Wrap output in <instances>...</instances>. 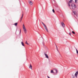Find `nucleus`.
Segmentation results:
<instances>
[{
    "instance_id": "9d476101",
    "label": "nucleus",
    "mask_w": 78,
    "mask_h": 78,
    "mask_svg": "<svg viewBox=\"0 0 78 78\" xmlns=\"http://www.w3.org/2000/svg\"><path fill=\"white\" fill-rule=\"evenodd\" d=\"M73 12L74 13V15H76V12L73 11Z\"/></svg>"
},
{
    "instance_id": "b1692460",
    "label": "nucleus",
    "mask_w": 78,
    "mask_h": 78,
    "mask_svg": "<svg viewBox=\"0 0 78 78\" xmlns=\"http://www.w3.org/2000/svg\"><path fill=\"white\" fill-rule=\"evenodd\" d=\"M69 34L70 36H71V33H69Z\"/></svg>"
},
{
    "instance_id": "a878e982",
    "label": "nucleus",
    "mask_w": 78,
    "mask_h": 78,
    "mask_svg": "<svg viewBox=\"0 0 78 78\" xmlns=\"http://www.w3.org/2000/svg\"><path fill=\"white\" fill-rule=\"evenodd\" d=\"M41 23H42L43 25V24H44V23L42 22Z\"/></svg>"
},
{
    "instance_id": "39448f33",
    "label": "nucleus",
    "mask_w": 78,
    "mask_h": 78,
    "mask_svg": "<svg viewBox=\"0 0 78 78\" xmlns=\"http://www.w3.org/2000/svg\"><path fill=\"white\" fill-rule=\"evenodd\" d=\"M61 24H62V27H63V28L65 27V25L64 24V23H63L62 22Z\"/></svg>"
},
{
    "instance_id": "f257e3e1",
    "label": "nucleus",
    "mask_w": 78,
    "mask_h": 78,
    "mask_svg": "<svg viewBox=\"0 0 78 78\" xmlns=\"http://www.w3.org/2000/svg\"><path fill=\"white\" fill-rule=\"evenodd\" d=\"M71 6L72 7V9H75L76 8V5H75L74 3H72L71 4Z\"/></svg>"
},
{
    "instance_id": "2eb2a0df",
    "label": "nucleus",
    "mask_w": 78,
    "mask_h": 78,
    "mask_svg": "<svg viewBox=\"0 0 78 78\" xmlns=\"http://www.w3.org/2000/svg\"><path fill=\"white\" fill-rule=\"evenodd\" d=\"M26 44H27V45H28V42H27V41H26Z\"/></svg>"
},
{
    "instance_id": "f8f14e48",
    "label": "nucleus",
    "mask_w": 78,
    "mask_h": 78,
    "mask_svg": "<svg viewBox=\"0 0 78 78\" xmlns=\"http://www.w3.org/2000/svg\"><path fill=\"white\" fill-rule=\"evenodd\" d=\"M14 25H15V26H17V23H16L14 24Z\"/></svg>"
},
{
    "instance_id": "9b49d317",
    "label": "nucleus",
    "mask_w": 78,
    "mask_h": 78,
    "mask_svg": "<svg viewBox=\"0 0 78 78\" xmlns=\"http://www.w3.org/2000/svg\"><path fill=\"white\" fill-rule=\"evenodd\" d=\"M51 73H54V72H53V70H51Z\"/></svg>"
},
{
    "instance_id": "393cba45",
    "label": "nucleus",
    "mask_w": 78,
    "mask_h": 78,
    "mask_svg": "<svg viewBox=\"0 0 78 78\" xmlns=\"http://www.w3.org/2000/svg\"><path fill=\"white\" fill-rule=\"evenodd\" d=\"M47 77L48 78H50L48 76H47Z\"/></svg>"
},
{
    "instance_id": "412c9836",
    "label": "nucleus",
    "mask_w": 78,
    "mask_h": 78,
    "mask_svg": "<svg viewBox=\"0 0 78 78\" xmlns=\"http://www.w3.org/2000/svg\"><path fill=\"white\" fill-rule=\"evenodd\" d=\"M55 71L56 73H58V71L57 70L55 69Z\"/></svg>"
},
{
    "instance_id": "0eeeda50",
    "label": "nucleus",
    "mask_w": 78,
    "mask_h": 78,
    "mask_svg": "<svg viewBox=\"0 0 78 78\" xmlns=\"http://www.w3.org/2000/svg\"><path fill=\"white\" fill-rule=\"evenodd\" d=\"M29 3L30 4V5H33V2H31V1H29Z\"/></svg>"
},
{
    "instance_id": "5701e85b",
    "label": "nucleus",
    "mask_w": 78,
    "mask_h": 78,
    "mask_svg": "<svg viewBox=\"0 0 78 78\" xmlns=\"http://www.w3.org/2000/svg\"><path fill=\"white\" fill-rule=\"evenodd\" d=\"M22 18H20V20H21V21H20V22H21V21H22Z\"/></svg>"
},
{
    "instance_id": "4be33fe9",
    "label": "nucleus",
    "mask_w": 78,
    "mask_h": 78,
    "mask_svg": "<svg viewBox=\"0 0 78 78\" xmlns=\"http://www.w3.org/2000/svg\"><path fill=\"white\" fill-rule=\"evenodd\" d=\"M77 2V1H76V0H75V3H76Z\"/></svg>"
},
{
    "instance_id": "ddd939ff",
    "label": "nucleus",
    "mask_w": 78,
    "mask_h": 78,
    "mask_svg": "<svg viewBox=\"0 0 78 78\" xmlns=\"http://www.w3.org/2000/svg\"><path fill=\"white\" fill-rule=\"evenodd\" d=\"M76 53L77 54H78V50H77V49H76Z\"/></svg>"
},
{
    "instance_id": "c85d7f7f",
    "label": "nucleus",
    "mask_w": 78,
    "mask_h": 78,
    "mask_svg": "<svg viewBox=\"0 0 78 78\" xmlns=\"http://www.w3.org/2000/svg\"><path fill=\"white\" fill-rule=\"evenodd\" d=\"M72 76L73 77V76H73V74H72Z\"/></svg>"
},
{
    "instance_id": "1a4fd4ad",
    "label": "nucleus",
    "mask_w": 78,
    "mask_h": 78,
    "mask_svg": "<svg viewBox=\"0 0 78 78\" xmlns=\"http://www.w3.org/2000/svg\"><path fill=\"white\" fill-rule=\"evenodd\" d=\"M21 44L24 47L25 46V45H24V44L23 43V42L22 41L21 42Z\"/></svg>"
},
{
    "instance_id": "bb28decb",
    "label": "nucleus",
    "mask_w": 78,
    "mask_h": 78,
    "mask_svg": "<svg viewBox=\"0 0 78 78\" xmlns=\"http://www.w3.org/2000/svg\"><path fill=\"white\" fill-rule=\"evenodd\" d=\"M73 78H75V76H73Z\"/></svg>"
},
{
    "instance_id": "6e6552de",
    "label": "nucleus",
    "mask_w": 78,
    "mask_h": 78,
    "mask_svg": "<svg viewBox=\"0 0 78 78\" xmlns=\"http://www.w3.org/2000/svg\"><path fill=\"white\" fill-rule=\"evenodd\" d=\"M29 69H31L32 70V66H31V64L30 65V66L29 67Z\"/></svg>"
},
{
    "instance_id": "dca6fc26",
    "label": "nucleus",
    "mask_w": 78,
    "mask_h": 78,
    "mask_svg": "<svg viewBox=\"0 0 78 78\" xmlns=\"http://www.w3.org/2000/svg\"><path fill=\"white\" fill-rule=\"evenodd\" d=\"M68 5H69V6H70V3L69 2H68Z\"/></svg>"
},
{
    "instance_id": "7ed1b4c3",
    "label": "nucleus",
    "mask_w": 78,
    "mask_h": 78,
    "mask_svg": "<svg viewBox=\"0 0 78 78\" xmlns=\"http://www.w3.org/2000/svg\"><path fill=\"white\" fill-rule=\"evenodd\" d=\"M43 25L44 27V28L45 30L47 31V32H48V29H47V26H46V25H45V24H43Z\"/></svg>"
},
{
    "instance_id": "423d86ee",
    "label": "nucleus",
    "mask_w": 78,
    "mask_h": 78,
    "mask_svg": "<svg viewBox=\"0 0 78 78\" xmlns=\"http://www.w3.org/2000/svg\"><path fill=\"white\" fill-rule=\"evenodd\" d=\"M44 55H45V57H46V58L48 59V55H47V54H45V53Z\"/></svg>"
},
{
    "instance_id": "6ab92c4d",
    "label": "nucleus",
    "mask_w": 78,
    "mask_h": 78,
    "mask_svg": "<svg viewBox=\"0 0 78 78\" xmlns=\"http://www.w3.org/2000/svg\"><path fill=\"white\" fill-rule=\"evenodd\" d=\"M52 11H53V12H54H54H55V10H54V9H52Z\"/></svg>"
},
{
    "instance_id": "cd10ccee",
    "label": "nucleus",
    "mask_w": 78,
    "mask_h": 78,
    "mask_svg": "<svg viewBox=\"0 0 78 78\" xmlns=\"http://www.w3.org/2000/svg\"><path fill=\"white\" fill-rule=\"evenodd\" d=\"M21 32V30H20V33Z\"/></svg>"
},
{
    "instance_id": "4468645a",
    "label": "nucleus",
    "mask_w": 78,
    "mask_h": 78,
    "mask_svg": "<svg viewBox=\"0 0 78 78\" xmlns=\"http://www.w3.org/2000/svg\"><path fill=\"white\" fill-rule=\"evenodd\" d=\"M55 45L56 46V49H57L58 51V47H57V46L56 45Z\"/></svg>"
},
{
    "instance_id": "f03ea898",
    "label": "nucleus",
    "mask_w": 78,
    "mask_h": 78,
    "mask_svg": "<svg viewBox=\"0 0 78 78\" xmlns=\"http://www.w3.org/2000/svg\"><path fill=\"white\" fill-rule=\"evenodd\" d=\"M23 28L24 30V33H25L26 34L27 33V29H26V28H25V25H24V24H23Z\"/></svg>"
},
{
    "instance_id": "f3484780",
    "label": "nucleus",
    "mask_w": 78,
    "mask_h": 78,
    "mask_svg": "<svg viewBox=\"0 0 78 78\" xmlns=\"http://www.w3.org/2000/svg\"><path fill=\"white\" fill-rule=\"evenodd\" d=\"M69 3H72V0H70L69 1Z\"/></svg>"
},
{
    "instance_id": "aec40b11",
    "label": "nucleus",
    "mask_w": 78,
    "mask_h": 78,
    "mask_svg": "<svg viewBox=\"0 0 78 78\" xmlns=\"http://www.w3.org/2000/svg\"><path fill=\"white\" fill-rule=\"evenodd\" d=\"M72 33H73V34H75V33L73 31L72 32Z\"/></svg>"
},
{
    "instance_id": "20e7f679",
    "label": "nucleus",
    "mask_w": 78,
    "mask_h": 78,
    "mask_svg": "<svg viewBox=\"0 0 78 78\" xmlns=\"http://www.w3.org/2000/svg\"><path fill=\"white\" fill-rule=\"evenodd\" d=\"M78 72L77 71L75 73V76L76 77V78L77 77V75H78Z\"/></svg>"
},
{
    "instance_id": "a211bd4d",
    "label": "nucleus",
    "mask_w": 78,
    "mask_h": 78,
    "mask_svg": "<svg viewBox=\"0 0 78 78\" xmlns=\"http://www.w3.org/2000/svg\"><path fill=\"white\" fill-rule=\"evenodd\" d=\"M23 14L22 15V16L21 17V19H22V18H23Z\"/></svg>"
}]
</instances>
